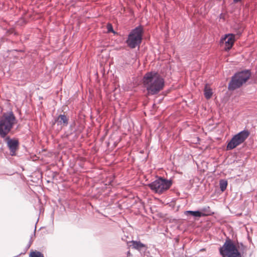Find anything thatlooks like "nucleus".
Here are the masks:
<instances>
[{
    "label": "nucleus",
    "instance_id": "nucleus-1",
    "mask_svg": "<svg viewBox=\"0 0 257 257\" xmlns=\"http://www.w3.org/2000/svg\"><path fill=\"white\" fill-rule=\"evenodd\" d=\"M143 83L149 94L158 93L164 86V80L158 73H146L143 78Z\"/></svg>",
    "mask_w": 257,
    "mask_h": 257
},
{
    "label": "nucleus",
    "instance_id": "nucleus-2",
    "mask_svg": "<svg viewBox=\"0 0 257 257\" xmlns=\"http://www.w3.org/2000/svg\"><path fill=\"white\" fill-rule=\"evenodd\" d=\"M17 123L16 117L12 111L4 113L0 118V136L4 138Z\"/></svg>",
    "mask_w": 257,
    "mask_h": 257
},
{
    "label": "nucleus",
    "instance_id": "nucleus-3",
    "mask_svg": "<svg viewBox=\"0 0 257 257\" xmlns=\"http://www.w3.org/2000/svg\"><path fill=\"white\" fill-rule=\"evenodd\" d=\"M251 73L249 70H244L235 74L228 84V89L234 90L240 87L250 78Z\"/></svg>",
    "mask_w": 257,
    "mask_h": 257
},
{
    "label": "nucleus",
    "instance_id": "nucleus-4",
    "mask_svg": "<svg viewBox=\"0 0 257 257\" xmlns=\"http://www.w3.org/2000/svg\"><path fill=\"white\" fill-rule=\"evenodd\" d=\"M219 251L222 257H242L233 241L229 238L226 239L223 245L219 248Z\"/></svg>",
    "mask_w": 257,
    "mask_h": 257
},
{
    "label": "nucleus",
    "instance_id": "nucleus-5",
    "mask_svg": "<svg viewBox=\"0 0 257 257\" xmlns=\"http://www.w3.org/2000/svg\"><path fill=\"white\" fill-rule=\"evenodd\" d=\"M172 184L170 180H167L162 177L148 184V186L154 192L162 194L168 190Z\"/></svg>",
    "mask_w": 257,
    "mask_h": 257
},
{
    "label": "nucleus",
    "instance_id": "nucleus-6",
    "mask_svg": "<svg viewBox=\"0 0 257 257\" xmlns=\"http://www.w3.org/2000/svg\"><path fill=\"white\" fill-rule=\"evenodd\" d=\"M142 34L143 29L141 27H138L132 30L126 41L127 46L132 49L140 46L142 42Z\"/></svg>",
    "mask_w": 257,
    "mask_h": 257
},
{
    "label": "nucleus",
    "instance_id": "nucleus-7",
    "mask_svg": "<svg viewBox=\"0 0 257 257\" xmlns=\"http://www.w3.org/2000/svg\"><path fill=\"white\" fill-rule=\"evenodd\" d=\"M249 136V132L247 130H243L234 135L228 142L227 146V150H231L237 146L243 143Z\"/></svg>",
    "mask_w": 257,
    "mask_h": 257
},
{
    "label": "nucleus",
    "instance_id": "nucleus-8",
    "mask_svg": "<svg viewBox=\"0 0 257 257\" xmlns=\"http://www.w3.org/2000/svg\"><path fill=\"white\" fill-rule=\"evenodd\" d=\"M235 41V36L232 34H226L220 40V43L224 44V49L226 51L230 50Z\"/></svg>",
    "mask_w": 257,
    "mask_h": 257
},
{
    "label": "nucleus",
    "instance_id": "nucleus-9",
    "mask_svg": "<svg viewBox=\"0 0 257 257\" xmlns=\"http://www.w3.org/2000/svg\"><path fill=\"white\" fill-rule=\"evenodd\" d=\"M5 141L7 142V145L11 151V155H15V152L18 148V141L15 139H11L9 137L5 138Z\"/></svg>",
    "mask_w": 257,
    "mask_h": 257
},
{
    "label": "nucleus",
    "instance_id": "nucleus-10",
    "mask_svg": "<svg viewBox=\"0 0 257 257\" xmlns=\"http://www.w3.org/2000/svg\"><path fill=\"white\" fill-rule=\"evenodd\" d=\"M55 123H57L58 126H60V128H62L63 127L67 125L68 118L65 114H60L55 119Z\"/></svg>",
    "mask_w": 257,
    "mask_h": 257
},
{
    "label": "nucleus",
    "instance_id": "nucleus-11",
    "mask_svg": "<svg viewBox=\"0 0 257 257\" xmlns=\"http://www.w3.org/2000/svg\"><path fill=\"white\" fill-rule=\"evenodd\" d=\"M131 243H132V247L138 250H140L141 248L146 246L145 244L140 241L132 240L131 241Z\"/></svg>",
    "mask_w": 257,
    "mask_h": 257
},
{
    "label": "nucleus",
    "instance_id": "nucleus-12",
    "mask_svg": "<svg viewBox=\"0 0 257 257\" xmlns=\"http://www.w3.org/2000/svg\"><path fill=\"white\" fill-rule=\"evenodd\" d=\"M185 214L186 215H191L194 217H200L201 216H204L205 215V214L199 211H186L185 212Z\"/></svg>",
    "mask_w": 257,
    "mask_h": 257
},
{
    "label": "nucleus",
    "instance_id": "nucleus-13",
    "mask_svg": "<svg viewBox=\"0 0 257 257\" xmlns=\"http://www.w3.org/2000/svg\"><path fill=\"white\" fill-rule=\"evenodd\" d=\"M204 96L207 99H210L212 95L211 89L206 84L204 88Z\"/></svg>",
    "mask_w": 257,
    "mask_h": 257
},
{
    "label": "nucleus",
    "instance_id": "nucleus-14",
    "mask_svg": "<svg viewBox=\"0 0 257 257\" xmlns=\"http://www.w3.org/2000/svg\"><path fill=\"white\" fill-rule=\"evenodd\" d=\"M219 186L220 190L223 192L224 191L227 187V182L225 180H221L219 181Z\"/></svg>",
    "mask_w": 257,
    "mask_h": 257
},
{
    "label": "nucleus",
    "instance_id": "nucleus-15",
    "mask_svg": "<svg viewBox=\"0 0 257 257\" xmlns=\"http://www.w3.org/2000/svg\"><path fill=\"white\" fill-rule=\"evenodd\" d=\"M30 257H44V255L40 251H32L30 254Z\"/></svg>",
    "mask_w": 257,
    "mask_h": 257
},
{
    "label": "nucleus",
    "instance_id": "nucleus-16",
    "mask_svg": "<svg viewBox=\"0 0 257 257\" xmlns=\"http://www.w3.org/2000/svg\"><path fill=\"white\" fill-rule=\"evenodd\" d=\"M107 29L108 32L114 33V32L113 31V28H112V26L110 24H108L107 25Z\"/></svg>",
    "mask_w": 257,
    "mask_h": 257
},
{
    "label": "nucleus",
    "instance_id": "nucleus-17",
    "mask_svg": "<svg viewBox=\"0 0 257 257\" xmlns=\"http://www.w3.org/2000/svg\"><path fill=\"white\" fill-rule=\"evenodd\" d=\"M241 0H234V2H240Z\"/></svg>",
    "mask_w": 257,
    "mask_h": 257
}]
</instances>
